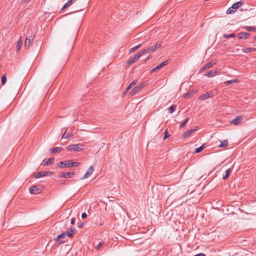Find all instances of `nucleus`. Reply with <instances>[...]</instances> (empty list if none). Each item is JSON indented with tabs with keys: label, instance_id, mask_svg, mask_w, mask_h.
<instances>
[{
	"label": "nucleus",
	"instance_id": "nucleus-1",
	"mask_svg": "<svg viewBox=\"0 0 256 256\" xmlns=\"http://www.w3.org/2000/svg\"><path fill=\"white\" fill-rule=\"evenodd\" d=\"M80 164V162H73L72 160H65L57 163L56 166L59 168H64V167H76L78 166Z\"/></svg>",
	"mask_w": 256,
	"mask_h": 256
},
{
	"label": "nucleus",
	"instance_id": "nucleus-2",
	"mask_svg": "<svg viewBox=\"0 0 256 256\" xmlns=\"http://www.w3.org/2000/svg\"><path fill=\"white\" fill-rule=\"evenodd\" d=\"M43 190L42 185L32 186L29 188L30 193L31 194H40Z\"/></svg>",
	"mask_w": 256,
	"mask_h": 256
},
{
	"label": "nucleus",
	"instance_id": "nucleus-3",
	"mask_svg": "<svg viewBox=\"0 0 256 256\" xmlns=\"http://www.w3.org/2000/svg\"><path fill=\"white\" fill-rule=\"evenodd\" d=\"M84 146L82 144H78L69 145L66 148L69 151L80 152L83 149Z\"/></svg>",
	"mask_w": 256,
	"mask_h": 256
},
{
	"label": "nucleus",
	"instance_id": "nucleus-4",
	"mask_svg": "<svg viewBox=\"0 0 256 256\" xmlns=\"http://www.w3.org/2000/svg\"><path fill=\"white\" fill-rule=\"evenodd\" d=\"M242 3L240 1L234 3L232 6L228 8L226 10V14H231L234 12L236 10L242 5Z\"/></svg>",
	"mask_w": 256,
	"mask_h": 256
},
{
	"label": "nucleus",
	"instance_id": "nucleus-5",
	"mask_svg": "<svg viewBox=\"0 0 256 256\" xmlns=\"http://www.w3.org/2000/svg\"><path fill=\"white\" fill-rule=\"evenodd\" d=\"M143 54L141 50L136 54L134 56L131 57L127 62L126 64L128 66L134 63Z\"/></svg>",
	"mask_w": 256,
	"mask_h": 256
},
{
	"label": "nucleus",
	"instance_id": "nucleus-6",
	"mask_svg": "<svg viewBox=\"0 0 256 256\" xmlns=\"http://www.w3.org/2000/svg\"><path fill=\"white\" fill-rule=\"evenodd\" d=\"M144 86V83H142L134 86L130 92V94L133 96L140 92Z\"/></svg>",
	"mask_w": 256,
	"mask_h": 256
},
{
	"label": "nucleus",
	"instance_id": "nucleus-7",
	"mask_svg": "<svg viewBox=\"0 0 256 256\" xmlns=\"http://www.w3.org/2000/svg\"><path fill=\"white\" fill-rule=\"evenodd\" d=\"M52 174V172L50 171H46V172H40L38 173L34 174V177L35 178H40L47 176H51Z\"/></svg>",
	"mask_w": 256,
	"mask_h": 256
},
{
	"label": "nucleus",
	"instance_id": "nucleus-8",
	"mask_svg": "<svg viewBox=\"0 0 256 256\" xmlns=\"http://www.w3.org/2000/svg\"><path fill=\"white\" fill-rule=\"evenodd\" d=\"M156 50V46L154 45L150 46L145 49L141 50L143 54H148Z\"/></svg>",
	"mask_w": 256,
	"mask_h": 256
},
{
	"label": "nucleus",
	"instance_id": "nucleus-9",
	"mask_svg": "<svg viewBox=\"0 0 256 256\" xmlns=\"http://www.w3.org/2000/svg\"><path fill=\"white\" fill-rule=\"evenodd\" d=\"M168 64V60H165V61L162 62L161 64H158V66H157L156 67L154 68L152 70H150V73H153V72H155L157 70H158L162 68V67L166 66Z\"/></svg>",
	"mask_w": 256,
	"mask_h": 256
},
{
	"label": "nucleus",
	"instance_id": "nucleus-10",
	"mask_svg": "<svg viewBox=\"0 0 256 256\" xmlns=\"http://www.w3.org/2000/svg\"><path fill=\"white\" fill-rule=\"evenodd\" d=\"M66 238V236L64 235V234L62 232L58 235L54 240H56L58 244H61L65 242V241L62 240V239H64Z\"/></svg>",
	"mask_w": 256,
	"mask_h": 256
},
{
	"label": "nucleus",
	"instance_id": "nucleus-11",
	"mask_svg": "<svg viewBox=\"0 0 256 256\" xmlns=\"http://www.w3.org/2000/svg\"><path fill=\"white\" fill-rule=\"evenodd\" d=\"M214 96L212 92H208L206 94L199 96L198 99L202 100H204L210 98Z\"/></svg>",
	"mask_w": 256,
	"mask_h": 256
},
{
	"label": "nucleus",
	"instance_id": "nucleus-12",
	"mask_svg": "<svg viewBox=\"0 0 256 256\" xmlns=\"http://www.w3.org/2000/svg\"><path fill=\"white\" fill-rule=\"evenodd\" d=\"M220 74V70L216 69L215 70H211L205 74L206 76L210 78L213 76L219 74Z\"/></svg>",
	"mask_w": 256,
	"mask_h": 256
},
{
	"label": "nucleus",
	"instance_id": "nucleus-13",
	"mask_svg": "<svg viewBox=\"0 0 256 256\" xmlns=\"http://www.w3.org/2000/svg\"><path fill=\"white\" fill-rule=\"evenodd\" d=\"M198 126H195L194 128H192V129L190 130H189L186 132H184L182 134V138H185L188 137L190 135V134H192V133L196 132L198 130Z\"/></svg>",
	"mask_w": 256,
	"mask_h": 256
},
{
	"label": "nucleus",
	"instance_id": "nucleus-14",
	"mask_svg": "<svg viewBox=\"0 0 256 256\" xmlns=\"http://www.w3.org/2000/svg\"><path fill=\"white\" fill-rule=\"evenodd\" d=\"M94 171V168L93 166H91L89 167L88 169L87 170L86 174L84 175V176L81 178V180H84L88 177H89L93 172Z\"/></svg>",
	"mask_w": 256,
	"mask_h": 256
},
{
	"label": "nucleus",
	"instance_id": "nucleus-15",
	"mask_svg": "<svg viewBox=\"0 0 256 256\" xmlns=\"http://www.w3.org/2000/svg\"><path fill=\"white\" fill-rule=\"evenodd\" d=\"M34 36L32 34L28 36L26 38L25 40V46L28 48L31 44V42L33 41Z\"/></svg>",
	"mask_w": 256,
	"mask_h": 256
},
{
	"label": "nucleus",
	"instance_id": "nucleus-16",
	"mask_svg": "<svg viewBox=\"0 0 256 256\" xmlns=\"http://www.w3.org/2000/svg\"><path fill=\"white\" fill-rule=\"evenodd\" d=\"M242 120V116H237L233 120H231L230 123L234 124V125H238L241 123Z\"/></svg>",
	"mask_w": 256,
	"mask_h": 256
},
{
	"label": "nucleus",
	"instance_id": "nucleus-17",
	"mask_svg": "<svg viewBox=\"0 0 256 256\" xmlns=\"http://www.w3.org/2000/svg\"><path fill=\"white\" fill-rule=\"evenodd\" d=\"M75 228H69L67 231L64 232L66 236H68L69 238H72L74 234V231Z\"/></svg>",
	"mask_w": 256,
	"mask_h": 256
},
{
	"label": "nucleus",
	"instance_id": "nucleus-18",
	"mask_svg": "<svg viewBox=\"0 0 256 256\" xmlns=\"http://www.w3.org/2000/svg\"><path fill=\"white\" fill-rule=\"evenodd\" d=\"M74 174L75 173L74 172H62L60 176H58V178H70L72 176L74 175Z\"/></svg>",
	"mask_w": 256,
	"mask_h": 256
},
{
	"label": "nucleus",
	"instance_id": "nucleus-19",
	"mask_svg": "<svg viewBox=\"0 0 256 256\" xmlns=\"http://www.w3.org/2000/svg\"><path fill=\"white\" fill-rule=\"evenodd\" d=\"M54 158H45L43 160L42 165L44 166L52 164L54 162Z\"/></svg>",
	"mask_w": 256,
	"mask_h": 256
},
{
	"label": "nucleus",
	"instance_id": "nucleus-20",
	"mask_svg": "<svg viewBox=\"0 0 256 256\" xmlns=\"http://www.w3.org/2000/svg\"><path fill=\"white\" fill-rule=\"evenodd\" d=\"M250 36V34L246 32H240L238 34L239 39H246Z\"/></svg>",
	"mask_w": 256,
	"mask_h": 256
},
{
	"label": "nucleus",
	"instance_id": "nucleus-21",
	"mask_svg": "<svg viewBox=\"0 0 256 256\" xmlns=\"http://www.w3.org/2000/svg\"><path fill=\"white\" fill-rule=\"evenodd\" d=\"M214 64L211 62L206 64L202 68L200 69V72H202L207 69L210 68L213 66Z\"/></svg>",
	"mask_w": 256,
	"mask_h": 256
},
{
	"label": "nucleus",
	"instance_id": "nucleus-22",
	"mask_svg": "<svg viewBox=\"0 0 256 256\" xmlns=\"http://www.w3.org/2000/svg\"><path fill=\"white\" fill-rule=\"evenodd\" d=\"M63 150L62 148L56 147L50 149V152L52 154L58 153L61 152Z\"/></svg>",
	"mask_w": 256,
	"mask_h": 256
},
{
	"label": "nucleus",
	"instance_id": "nucleus-23",
	"mask_svg": "<svg viewBox=\"0 0 256 256\" xmlns=\"http://www.w3.org/2000/svg\"><path fill=\"white\" fill-rule=\"evenodd\" d=\"M256 50V49L254 48H244L242 49V52L244 53H248Z\"/></svg>",
	"mask_w": 256,
	"mask_h": 256
},
{
	"label": "nucleus",
	"instance_id": "nucleus-24",
	"mask_svg": "<svg viewBox=\"0 0 256 256\" xmlns=\"http://www.w3.org/2000/svg\"><path fill=\"white\" fill-rule=\"evenodd\" d=\"M64 130V132L62 136V139L68 138H71L72 136H73L72 134H66V132L67 130L66 128V129L62 128V130L63 131Z\"/></svg>",
	"mask_w": 256,
	"mask_h": 256
},
{
	"label": "nucleus",
	"instance_id": "nucleus-25",
	"mask_svg": "<svg viewBox=\"0 0 256 256\" xmlns=\"http://www.w3.org/2000/svg\"><path fill=\"white\" fill-rule=\"evenodd\" d=\"M137 82V80H133L128 86L124 94H126L134 85H135Z\"/></svg>",
	"mask_w": 256,
	"mask_h": 256
},
{
	"label": "nucleus",
	"instance_id": "nucleus-26",
	"mask_svg": "<svg viewBox=\"0 0 256 256\" xmlns=\"http://www.w3.org/2000/svg\"><path fill=\"white\" fill-rule=\"evenodd\" d=\"M206 147V144H202L200 147L199 148H196L194 150V153L195 154H197V153H199L200 152H202L205 148Z\"/></svg>",
	"mask_w": 256,
	"mask_h": 256
},
{
	"label": "nucleus",
	"instance_id": "nucleus-27",
	"mask_svg": "<svg viewBox=\"0 0 256 256\" xmlns=\"http://www.w3.org/2000/svg\"><path fill=\"white\" fill-rule=\"evenodd\" d=\"M231 172L232 170L230 168L227 169L226 170V174L223 176L222 179L224 180L228 178L230 176Z\"/></svg>",
	"mask_w": 256,
	"mask_h": 256
},
{
	"label": "nucleus",
	"instance_id": "nucleus-28",
	"mask_svg": "<svg viewBox=\"0 0 256 256\" xmlns=\"http://www.w3.org/2000/svg\"><path fill=\"white\" fill-rule=\"evenodd\" d=\"M22 38L20 37L18 41V42L17 44V45H16V48H17V50H20L21 47H22Z\"/></svg>",
	"mask_w": 256,
	"mask_h": 256
},
{
	"label": "nucleus",
	"instance_id": "nucleus-29",
	"mask_svg": "<svg viewBox=\"0 0 256 256\" xmlns=\"http://www.w3.org/2000/svg\"><path fill=\"white\" fill-rule=\"evenodd\" d=\"M222 36L224 38H234L236 36V35L234 33H232L229 34H223Z\"/></svg>",
	"mask_w": 256,
	"mask_h": 256
},
{
	"label": "nucleus",
	"instance_id": "nucleus-30",
	"mask_svg": "<svg viewBox=\"0 0 256 256\" xmlns=\"http://www.w3.org/2000/svg\"><path fill=\"white\" fill-rule=\"evenodd\" d=\"M142 44H138V45H137L136 46L132 48L130 50V52L131 53V52H134L136 50L138 49L139 48H140L141 46H142Z\"/></svg>",
	"mask_w": 256,
	"mask_h": 256
},
{
	"label": "nucleus",
	"instance_id": "nucleus-31",
	"mask_svg": "<svg viewBox=\"0 0 256 256\" xmlns=\"http://www.w3.org/2000/svg\"><path fill=\"white\" fill-rule=\"evenodd\" d=\"M245 28L248 32H256V26H246Z\"/></svg>",
	"mask_w": 256,
	"mask_h": 256
},
{
	"label": "nucleus",
	"instance_id": "nucleus-32",
	"mask_svg": "<svg viewBox=\"0 0 256 256\" xmlns=\"http://www.w3.org/2000/svg\"><path fill=\"white\" fill-rule=\"evenodd\" d=\"M228 145V142L227 140H224L222 142H220V144L219 145V148H223L226 147Z\"/></svg>",
	"mask_w": 256,
	"mask_h": 256
},
{
	"label": "nucleus",
	"instance_id": "nucleus-33",
	"mask_svg": "<svg viewBox=\"0 0 256 256\" xmlns=\"http://www.w3.org/2000/svg\"><path fill=\"white\" fill-rule=\"evenodd\" d=\"M176 105H175V104L172 105L169 108L170 112L171 114L174 112L176 110Z\"/></svg>",
	"mask_w": 256,
	"mask_h": 256
},
{
	"label": "nucleus",
	"instance_id": "nucleus-34",
	"mask_svg": "<svg viewBox=\"0 0 256 256\" xmlns=\"http://www.w3.org/2000/svg\"><path fill=\"white\" fill-rule=\"evenodd\" d=\"M189 118H187L180 125V128H182L188 122Z\"/></svg>",
	"mask_w": 256,
	"mask_h": 256
},
{
	"label": "nucleus",
	"instance_id": "nucleus-35",
	"mask_svg": "<svg viewBox=\"0 0 256 256\" xmlns=\"http://www.w3.org/2000/svg\"><path fill=\"white\" fill-rule=\"evenodd\" d=\"M6 82V77L5 74H4L2 76V84L4 86Z\"/></svg>",
	"mask_w": 256,
	"mask_h": 256
},
{
	"label": "nucleus",
	"instance_id": "nucleus-36",
	"mask_svg": "<svg viewBox=\"0 0 256 256\" xmlns=\"http://www.w3.org/2000/svg\"><path fill=\"white\" fill-rule=\"evenodd\" d=\"M104 242L102 241H101L99 242V244H98V246H96V249L97 250H98L100 249V248L104 245Z\"/></svg>",
	"mask_w": 256,
	"mask_h": 256
},
{
	"label": "nucleus",
	"instance_id": "nucleus-37",
	"mask_svg": "<svg viewBox=\"0 0 256 256\" xmlns=\"http://www.w3.org/2000/svg\"><path fill=\"white\" fill-rule=\"evenodd\" d=\"M238 80H228L226 82H224V84H230L234 82H237Z\"/></svg>",
	"mask_w": 256,
	"mask_h": 256
},
{
	"label": "nucleus",
	"instance_id": "nucleus-38",
	"mask_svg": "<svg viewBox=\"0 0 256 256\" xmlns=\"http://www.w3.org/2000/svg\"><path fill=\"white\" fill-rule=\"evenodd\" d=\"M164 140H166V139L167 138H169L170 136V134L168 133V131H167V130H166L164 132Z\"/></svg>",
	"mask_w": 256,
	"mask_h": 256
},
{
	"label": "nucleus",
	"instance_id": "nucleus-39",
	"mask_svg": "<svg viewBox=\"0 0 256 256\" xmlns=\"http://www.w3.org/2000/svg\"><path fill=\"white\" fill-rule=\"evenodd\" d=\"M156 46V50L162 46V42H158L156 44H154Z\"/></svg>",
	"mask_w": 256,
	"mask_h": 256
},
{
	"label": "nucleus",
	"instance_id": "nucleus-40",
	"mask_svg": "<svg viewBox=\"0 0 256 256\" xmlns=\"http://www.w3.org/2000/svg\"><path fill=\"white\" fill-rule=\"evenodd\" d=\"M70 6L69 4L67 2L66 3L64 6H62V8L61 9V10H64V9H66V8H67L68 7Z\"/></svg>",
	"mask_w": 256,
	"mask_h": 256
},
{
	"label": "nucleus",
	"instance_id": "nucleus-41",
	"mask_svg": "<svg viewBox=\"0 0 256 256\" xmlns=\"http://www.w3.org/2000/svg\"><path fill=\"white\" fill-rule=\"evenodd\" d=\"M152 58V55H149L145 60H144V62H146L148 61L151 58Z\"/></svg>",
	"mask_w": 256,
	"mask_h": 256
},
{
	"label": "nucleus",
	"instance_id": "nucleus-42",
	"mask_svg": "<svg viewBox=\"0 0 256 256\" xmlns=\"http://www.w3.org/2000/svg\"><path fill=\"white\" fill-rule=\"evenodd\" d=\"M76 0H68V2L70 6L72 5Z\"/></svg>",
	"mask_w": 256,
	"mask_h": 256
},
{
	"label": "nucleus",
	"instance_id": "nucleus-43",
	"mask_svg": "<svg viewBox=\"0 0 256 256\" xmlns=\"http://www.w3.org/2000/svg\"><path fill=\"white\" fill-rule=\"evenodd\" d=\"M87 216H88L86 212H84L82 214V219H84V218H86Z\"/></svg>",
	"mask_w": 256,
	"mask_h": 256
},
{
	"label": "nucleus",
	"instance_id": "nucleus-44",
	"mask_svg": "<svg viewBox=\"0 0 256 256\" xmlns=\"http://www.w3.org/2000/svg\"><path fill=\"white\" fill-rule=\"evenodd\" d=\"M84 222H81L80 223L78 226V227L80 228H82L84 227Z\"/></svg>",
	"mask_w": 256,
	"mask_h": 256
},
{
	"label": "nucleus",
	"instance_id": "nucleus-45",
	"mask_svg": "<svg viewBox=\"0 0 256 256\" xmlns=\"http://www.w3.org/2000/svg\"><path fill=\"white\" fill-rule=\"evenodd\" d=\"M70 223H71L72 224H74V223H75V218H72L71 219Z\"/></svg>",
	"mask_w": 256,
	"mask_h": 256
},
{
	"label": "nucleus",
	"instance_id": "nucleus-46",
	"mask_svg": "<svg viewBox=\"0 0 256 256\" xmlns=\"http://www.w3.org/2000/svg\"><path fill=\"white\" fill-rule=\"evenodd\" d=\"M194 256H206L205 254L202 253H200L194 255Z\"/></svg>",
	"mask_w": 256,
	"mask_h": 256
},
{
	"label": "nucleus",
	"instance_id": "nucleus-47",
	"mask_svg": "<svg viewBox=\"0 0 256 256\" xmlns=\"http://www.w3.org/2000/svg\"><path fill=\"white\" fill-rule=\"evenodd\" d=\"M188 94H186L184 95V98H188Z\"/></svg>",
	"mask_w": 256,
	"mask_h": 256
},
{
	"label": "nucleus",
	"instance_id": "nucleus-48",
	"mask_svg": "<svg viewBox=\"0 0 256 256\" xmlns=\"http://www.w3.org/2000/svg\"><path fill=\"white\" fill-rule=\"evenodd\" d=\"M253 38H254V40H256V36H254V37Z\"/></svg>",
	"mask_w": 256,
	"mask_h": 256
}]
</instances>
